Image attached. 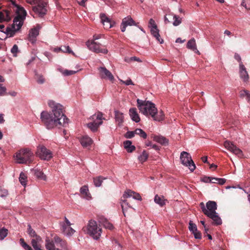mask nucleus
Returning a JSON list of instances; mask_svg holds the SVG:
<instances>
[{
	"instance_id": "obj_63",
	"label": "nucleus",
	"mask_w": 250,
	"mask_h": 250,
	"mask_svg": "<svg viewBox=\"0 0 250 250\" xmlns=\"http://www.w3.org/2000/svg\"><path fill=\"white\" fill-rule=\"evenodd\" d=\"M160 35L158 32V30H157V42H159L160 43H163L164 42V41L163 39H160Z\"/></svg>"
},
{
	"instance_id": "obj_47",
	"label": "nucleus",
	"mask_w": 250,
	"mask_h": 250,
	"mask_svg": "<svg viewBox=\"0 0 250 250\" xmlns=\"http://www.w3.org/2000/svg\"><path fill=\"white\" fill-rule=\"evenodd\" d=\"M158 113V112H157V114ZM159 115L157 114V122H162L164 120V119H165V115L164 114V112L162 111V110L161 109L160 111H159Z\"/></svg>"
},
{
	"instance_id": "obj_52",
	"label": "nucleus",
	"mask_w": 250,
	"mask_h": 250,
	"mask_svg": "<svg viewBox=\"0 0 250 250\" xmlns=\"http://www.w3.org/2000/svg\"><path fill=\"white\" fill-rule=\"evenodd\" d=\"M193 233L194 237L197 239H201L202 238V235L200 231L197 230V231L192 232Z\"/></svg>"
},
{
	"instance_id": "obj_64",
	"label": "nucleus",
	"mask_w": 250,
	"mask_h": 250,
	"mask_svg": "<svg viewBox=\"0 0 250 250\" xmlns=\"http://www.w3.org/2000/svg\"><path fill=\"white\" fill-rule=\"evenodd\" d=\"M241 5L245 7L246 9H250V6L249 7H248L247 6V4H246V0H243V1H242V3H241Z\"/></svg>"
},
{
	"instance_id": "obj_24",
	"label": "nucleus",
	"mask_w": 250,
	"mask_h": 250,
	"mask_svg": "<svg viewBox=\"0 0 250 250\" xmlns=\"http://www.w3.org/2000/svg\"><path fill=\"white\" fill-rule=\"evenodd\" d=\"M129 115L131 119L136 123H138L140 121V117L137 113L136 108H131L129 109Z\"/></svg>"
},
{
	"instance_id": "obj_53",
	"label": "nucleus",
	"mask_w": 250,
	"mask_h": 250,
	"mask_svg": "<svg viewBox=\"0 0 250 250\" xmlns=\"http://www.w3.org/2000/svg\"><path fill=\"white\" fill-rule=\"evenodd\" d=\"M200 207L202 209V211L203 213L206 215V214L207 213V208L205 207V204L203 202H201L200 204Z\"/></svg>"
},
{
	"instance_id": "obj_4",
	"label": "nucleus",
	"mask_w": 250,
	"mask_h": 250,
	"mask_svg": "<svg viewBox=\"0 0 250 250\" xmlns=\"http://www.w3.org/2000/svg\"><path fill=\"white\" fill-rule=\"evenodd\" d=\"M15 159L19 164H29L34 159L33 153L28 148L21 149L16 154Z\"/></svg>"
},
{
	"instance_id": "obj_49",
	"label": "nucleus",
	"mask_w": 250,
	"mask_h": 250,
	"mask_svg": "<svg viewBox=\"0 0 250 250\" xmlns=\"http://www.w3.org/2000/svg\"><path fill=\"white\" fill-rule=\"evenodd\" d=\"M62 74L64 76H69L75 74L77 72V71L65 69L64 71H62Z\"/></svg>"
},
{
	"instance_id": "obj_21",
	"label": "nucleus",
	"mask_w": 250,
	"mask_h": 250,
	"mask_svg": "<svg viewBox=\"0 0 250 250\" xmlns=\"http://www.w3.org/2000/svg\"><path fill=\"white\" fill-rule=\"evenodd\" d=\"M134 21L131 17H127L126 18H124L122 22L121 25V31L124 32L125 31V29L126 26L128 25H132L134 24Z\"/></svg>"
},
{
	"instance_id": "obj_51",
	"label": "nucleus",
	"mask_w": 250,
	"mask_h": 250,
	"mask_svg": "<svg viewBox=\"0 0 250 250\" xmlns=\"http://www.w3.org/2000/svg\"><path fill=\"white\" fill-rule=\"evenodd\" d=\"M11 52L13 54L14 56H16V54L18 52V46L16 44H14L11 48Z\"/></svg>"
},
{
	"instance_id": "obj_38",
	"label": "nucleus",
	"mask_w": 250,
	"mask_h": 250,
	"mask_svg": "<svg viewBox=\"0 0 250 250\" xmlns=\"http://www.w3.org/2000/svg\"><path fill=\"white\" fill-rule=\"evenodd\" d=\"M35 78L39 84H43L45 81L44 76L41 74L36 73Z\"/></svg>"
},
{
	"instance_id": "obj_40",
	"label": "nucleus",
	"mask_w": 250,
	"mask_h": 250,
	"mask_svg": "<svg viewBox=\"0 0 250 250\" xmlns=\"http://www.w3.org/2000/svg\"><path fill=\"white\" fill-rule=\"evenodd\" d=\"M104 178L102 176H98L93 178L94 185L97 187H99L102 185Z\"/></svg>"
},
{
	"instance_id": "obj_61",
	"label": "nucleus",
	"mask_w": 250,
	"mask_h": 250,
	"mask_svg": "<svg viewBox=\"0 0 250 250\" xmlns=\"http://www.w3.org/2000/svg\"><path fill=\"white\" fill-rule=\"evenodd\" d=\"M135 149V147L134 146H132V145L129 146L128 148H127L126 150L128 152H132Z\"/></svg>"
},
{
	"instance_id": "obj_59",
	"label": "nucleus",
	"mask_w": 250,
	"mask_h": 250,
	"mask_svg": "<svg viewBox=\"0 0 250 250\" xmlns=\"http://www.w3.org/2000/svg\"><path fill=\"white\" fill-rule=\"evenodd\" d=\"M125 148L126 149L128 148L132 144V142L130 141H125L124 143Z\"/></svg>"
},
{
	"instance_id": "obj_15",
	"label": "nucleus",
	"mask_w": 250,
	"mask_h": 250,
	"mask_svg": "<svg viewBox=\"0 0 250 250\" xmlns=\"http://www.w3.org/2000/svg\"><path fill=\"white\" fill-rule=\"evenodd\" d=\"M41 28L40 25H37L36 27L31 29L29 31L28 38L29 41L31 43H33L36 41V38L39 34V30Z\"/></svg>"
},
{
	"instance_id": "obj_31",
	"label": "nucleus",
	"mask_w": 250,
	"mask_h": 250,
	"mask_svg": "<svg viewBox=\"0 0 250 250\" xmlns=\"http://www.w3.org/2000/svg\"><path fill=\"white\" fill-rule=\"evenodd\" d=\"M115 118L116 122L118 123L119 125H120L124 121L123 114L119 111H115Z\"/></svg>"
},
{
	"instance_id": "obj_2",
	"label": "nucleus",
	"mask_w": 250,
	"mask_h": 250,
	"mask_svg": "<svg viewBox=\"0 0 250 250\" xmlns=\"http://www.w3.org/2000/svg\"><path fill=\"white\" fill-rule=\"evenodd\" d=\"M7 5L9 8L13 9L17 16L14 19L13 23L7 27L3 32L7 36L12 37L22 26L27 13L24 8L19 5V0H8Z\"/></svg>"
},
{
	"instance_id": "obj_27",
	"label": "nucleus",
	"mask_w": 250,
	"mask_h": 250,
	"mask_svg": "<svg viewBox=\"0 0 250 250\" xmlns=\"http://www.w3.org/2000/svg\"><path fill=\"white\" fill-rule=\"evenodd\" d=\"M148 27L150 28L151 34L156 38V24L155 21L152 19H151L149 21Z\"/></svg>"
},
{
	"instance_id": "obj_28",
	"label": "nucleus",
	"mask_w": 250,
	"mask_h": 250,
	"mask_svg": "<svg viewBox=\"0 0 250 250\" xmlns=\"http://www.w3.org/2000/svg\"><path fill=\"white\" fill-rule=\"evenodd\" d=\"M209 218L211 219L213 221V224L215 225H220L222 224V220L220 217L218 215L217 213L216 212L215 214H210L208 216Z\"/></svg>"
},
{
	"instance_id": "obj_29",
	"label": "nucleus",
	"mask_w": 250,
	"mask_h": 250,
	"mask_svg": "<svg viewBox=\"0 0 250 250\" xmlns=\"http://www.w3.org/2000/svg\"><path fill=\"white\" fill-rule=\"evenodd\" d=\"M157 144H159L163 146H168L169 140L166 137L159 135H157Z\"/></svg>"
},
{
	"instance_id": "obj_32",
	"label": "nucleus",
	"mask_w": 250,
	"mask_h": 250,
	"mask_svg": "<svg viewBox=\"0 0 250 250\" xmlns=\"http://www.w3.org/2000/svg\"><path fill=\"white\" fill-rule=\"evenodd\" d=\"M54 244H60V246L63 248L66 247V243L65 241L63 240L58 236H55L53 238Z\"/></svg>"
},
{
	"instance_id": "obj_23",
	"label": "nucleus",
	"mask_w": 250,
	"mask_h": 250,
	"mask_svg": "<svg viewBox=\"0 0 250 250\" xmlns=\"http://www.w3.org/2000/svg\"><path fill=\"white\" fill-rule=\"evenodd\" d=\"M31 244L33 248L37 246L42 245V244L43 243V240L42 239V237L39 235H37L36 236L33 237V238H31Z\"/></svg>"
},
{
	"instance_id": "obj_62",
	"label": "nucleus",
	"mask_w": 250,
	"mask_h": 250,
	"mask_svg": "<svg viewBox=\"0 0 250 250\" xmlns=\"http://www.w3.org/2000/svg\"><path fill=\"white\" fill-rule=\"evenodd\" d=\"M146 145L147 146H152V148H154V149H156V145L155 144H152V143L150 141H148L146 143Z\"/></svg>"
},
{
	"instance_id": "obj_13",
	"label": "nucleus",
	"mask_w": 250,
	"mask_h": 250,
	"mask_svg": "<svg viewBox=\"0 0 250 250\" xmlns=\"http://www.w3.org/2000/svg\"><path fill=\"white\" fill-rule=\"evenodd\" d=\"M131 202V199L128 198H124L123 196H122L120 203L121 204L123 212L125 216H126V214L128 213V210L129 209H133L132 206L130 205Z\"/></svg>"
},
{
	"instance_id": "obj_34",
	"label": "nucleus",
	"mask_w": 250,
	"mask_h": 250,
	"mask_svg": "<svg viewBox=\"0 0 250 250\" xmlns=\"http://www.w3.org/2000/svg\"><path fill=\"white\" fill-rule=\"evenodd\" d=\"M168 203L167 200L164 196H158L157 195V204L160 207H164Z\"/></svg>"
},
{
	"instance_id": "obj_16",
	"label": "nucleus",
	"mask_w": 250,
	"mask_h": 250,
	"mask_svg": "<svg viewBox=\"0 0 250 250\" xmlns=\"http://www.w3.org/2000/svg\"><path fill=\"white\" fill-rule=\"evenodd\" d=\"M239 75L240 77L244 82L247 83L249 82V76L243 63L239 64Z\"/></svg>"
},
{
	"instance_id": "obj_43",
	"label": "nucleus",
	"mask_w": 250,
	"mask_h": 250,
	"mask_svg": "<svg viewBox=\"0 0 250 250\" xmlns=\"http://www.w3.org/2000/svg\"><path fill=\"white\" fill-rule=\"evenodd\" d=\"M20 244L21 246L25 250H33L32 248L28 245L25 242L24 239L23 238H21L20 240Z\"/></svg>"
},
{
	"instance_id": "obj_57",
	"label": "nucleus",
	"mask_w": 250,
	"mask_h": 250,
	"mask_svg": "<svg viewBox=\"0 0 250 250\" xmlns=\"http://www.w3.org/2000/svg\"><path fill=\"white\" fill-rule=\"evenodd\" d=\"M120 81L123 83H125L126 85H129L130 84L134 85V83H133L132 80L130 79H129L125 81H123L121 80Z\"/></svg>"
},
{
	"instance_id": "obj_44",
	"label": "nucleus",
	"mask_w": 250,
	"mask_h": 250,
	"mask_svg": "<svg viewBox=\"0 0 250 250\" xmlns=\"http://www.w3.org/2000/svg\"><path fill=\"white\" fill-rule=\"evenodd\" d=\"M148 158V154L146 151L144 150L142 154L138 157V159L141 163L145 162Z\"/></svg>"
},
{
	"instance_id": "obj_14",
	"label": "nucleus",
	"mask_w": 250,
	"mask_h": 250,
	"mask_svg": "<svg viewBox=\"0 0 250 250\" xmlns=\"http://www.w3.org/2000/svg\"><path fill=\"white\" fill-rule=\"evenodd\" d=\"M100 75L102 79L108 80L111 82H113L114 77L112 73L107 70L105 67H101L99 68Z\"/></svg>"
},
{
	"instance_id": "obj_19",
	"label": "nucleus",
	"mask_w": 250,
	"mask_h": 250,
	"mask_svg": "<svg viewBox=\"0 0 250 250\" xmlns=\"http://www.w3.org/2000/svg\"><path fill=\"white\" fill-rule=\"evenodd\" d=\"M79 140L82 146L84 148H89L93 143L92 139L87 135L82 136L80 138Z\"/></svg>"
},
{
	"instance_id": "obj_6",
	"label": "nucleus",
	"mask_w": 250,
	"mask_h": 250,
	"mask_svg": "<svg viewBox=\"0 0 250 250\" xmlns=\"http://www.w3.org/2000/svg\"><path fill=\"white\" fill-rule=\"evenodd\" d=\"M102 116L103 114L100 112L97 114L93 115L89 118V120L91 121L87 124V126L93 132L96 131L103 123Z\"/></svg>"
},
{
	"instance_id": "obj_42",
	"label": "nucleus",
	"mask_w": 250,
	"mask_h": 250,
	"mask_svg": "<svg viewBox=\"0 0 250 250\" xmlns=\"http://www.w3.org/2000/svg\"><path fill=\"white\" fill-rule=\"evenodd\" d=\"M135 134L140 135L144 139H146L147 137L146 133L142 129L137 128L135 130Z\"/></svg>"
},
{
	"instance_id": "obj_35",
	"label": "nucleus",
	"mask_w": 250,
	"mask_h": 250,
	"mask_svg": "<svg viewBox=\"0 0 250 250\" xmlns=\"http://www.w3.org/2000/svg\"><path fill=\"white\" fill-rule=\"evenodd\" d=\"M240 97L242 98L246 97L248 102L250 104V93L248 90L244 89L240 91Z\"/></svg>"
},
{
	"instance_id": "obj_17",
	"label": "nucleus",
	"mask_w": 250,
	"mask_h": 250,
	"mask_svg": "<svg viewBox=\"0 0 250 250\" xmlns=\"http://www.w3.org/2000/svg\"><path fill=\"white\" fill-rule=\"evenodd\" d=\"M217 204L215 201H209L206 203V208L207 209V213L206 214L207 216H209L210 214H215L217 209Z\"/></svg>"
},
{
	"instance_id": "obj_30",
	"label": "nucleus",
	"mask_w": 250,
	"mask_h": 250,
	"mask_svg": "<svg viewBox=\"0 0 250 250\" xmlns=\"http://www.w3.org/2000/svg\"><path fill=\"white\" fill-rule=\"evenodd\" d=\"M62 230L64 234L68 236L72 235L75 231L72 228L69 226H66L65 225H62Z\"/></svg>"
},
{
	"instance_id": "obj_48",
	"label": "nucleus",
	"mask_w": 250,
	"mask_h": 250,
	"mask_svg": "<svg viewBox=\"0 0 250 250\" xmlns=\"http://www.w3.org/2000/svg\"><path fill=\"white\" fill-rule=\"evenodd\" d=\"M60 49L63 52H67L69 54L72 53L74 54V53L72 52V51L71 50L69 46H64L60 48Z\"/></svg>"
},
{
	"instance_id": "obj_25",
	"label": "nucleus",
	"mask_w": 250,
	"mask_h": 250,
	"mask_svg": "<svg viewBox=\"0 0 250 250\" xmlns=\"http://www.w3.org/2000/svg\"><path fill=\"white\" fill-rule=\"evenodd\" d=\"M167 17H165V20H168L169 19H172L173 21V25L174 26H178L181 23V18H180L179 16H176L175 15H172L171 14L167 15Z\"/></svg>"
},
{
	"instance_id": "obj_5",
	"label": "nucleus",
	"mask_w": 250,
	"mask_h": 250,
	"mask_svg": "<svg viewBox=\"0 0 250 250\" xmlns=\"http://www.w3.org/2000/svg\"><path fill=\"white\" fill-rule=\"evenodd\" d=\"M86 229L87 233L94 239L97 240L101 236L102 229L98 227L96 221L90 220Z\"/></svg>"
},
{
	"instance_id": "obj_18",
	"label": "nucleus",
	"mask_w": 250,
	"mask_h": 250,
	"mask_svg": "<svg viewBox=\"0 0 250 250\" xmlns=\"http://www.w3.org/2000/svg\"><path fill=\"white\" fill-rule=\"evenodd\" d=\"M100 18L105 29H109L113 26L114 23L107 17L104 14H101Z\"/></svg>"
},
{
	"instance_id": "obj_3",
	"label": "nucleus",
	"mask_w": 250,
	"mask_h": 250,
	"mask_svg": "<svg viewBox=\"0 0 250 250\" xmlns=\"http://www.w3.org/2000/svg\"><path fill=\"white\" fill-rule=\"evenodd\" d=\"M137 106L140 112L146 116H150L154 120H156V109L155 104L148 101L140 99L137 100Z\"/></svg>"
},
{
	"instance_id": "obj_33",
	"label": "nucleus",
	"mask_w": 250,
	"mask_h": 250,
	"mask_svg": "<svg viewBox=\"0 0 250 250\" xmlns=\"http://www.w3.org/2000/svg\"><path fill=\"white\" fill-rule=\"evenodd\" d=\"M55 244L53 240H51L48 237L45 239V247L47 250H53L55 249Z\"/></svg>"
},
{
	"instance_id": "obj_39",
	"label": "nucleus",
	"mask_w": 250,
	"mask_h": 250,
	"mask_svg": "<svg viewBox=\"0 0 250 250\" xmlns=\"http://www.w3.org/2000/svg\"><path fill=\"white\" fill-rule=\"evenodd\" d=\"M27 179L26 175L23 172H21L19 177V181L22 186H25L26 185Z\"/></svg>"
},
{
	"instance_id": "obj_56",
	"label": "nucleus",
	"mask_w": 250,
	"mask_h": 250,
	"mask_svg": "<svg viewBox=\"0 0 250 250\" xmlns=\"http://www.w3.org/2000/svg\"><path fill=\"white\" fill-rule=\"evenodd\" d=\"M215 181H217V184H218L220 185H224L226 181V180L224 178H218V179H215Z\"/></svg>"
},
{
	"instance_id": "obj_37",
	"label": "nucleus",
	"mask_w": 250,
	"mask_h": 250,
	"mask_svg": "<svg viewBox=\"0 0 250 250\" xmlns=\"http://www.w3.org/2000/svg\"><path fill=\"white\" fill-rule=\"evenodd\" d=\"M80 192L82 196L84 198L89 197V193L88 192V188L87 186H83L80 189Z\"/></svg>"
},
{
	"instance_id": "obj_26",
	"label": "nucleus",
	"mask_w": 250,
	"mask_h": 250,
	"mask_svg": "<svg viewBox=\"0 0 250 250\" xmlns=\"http://www.w3.org/2000/svg\"><path fill=\"white\" fill-rule=\"evenodd\" d=\"M187 47L188 48L192 50L198 54H200L199 51L197 49L195 40L194 38H192L188 41L187 44Z\"/></svg>"
},
{
	"instance_id": "obj_9",
	"label": "nucleus",
	"mask_w": 250,
	"mask_h": 250,
	"mask_svg": "<svg viewBox=\"0 0 250 250\" xmlns=\"http://www.w3.org/2000/svg\"><path fill=\"white\" fill-rule=\"evenodd\" d=\"M37 155L42 159L49 160L52 157L50 150L43 146H39L37 151Z\"/></svg>"
},
{
	"instance_id": "obj_60",
	"label": "nucleus",
	"mask_w": 250,
	"mask_h": 250,
	"mask_svg": "<svg viewBox=\"0 0 250 250\" xmlns=\"http://www.w3.org/2000/svg\"><path fill=\"white\" fill-rule=\"evenodd\" d=\"M234 58L239 62V64L240 63H243L241 62V58L240 56L238 54L235 53V54H234Z\"/></svg>"
},
{
	"instance_id": "obj_36",
	"label": "nucleus",
	"mask_w": 250,
	"mask_h": 250,
	"mask_svg": "<svg viewBox=\"0 0 250 250\" xmlns=\"http://www.w3.org/2000/svg\"><path fill=\"white\" fill-rule=\"evenodd\" d=\"M35 176L38 179H40L43 180H46V176L44 173L40 170L34 169L33 170Z\"/></svg>"
},
{
	"instance_id": "obj_55",
	"label": "nucleus",
	"mask_w": 250,
	"mask_h": 250,
	"mask_svg": "<svg viewBox=\"0 0 250 250\" xmlns=\"http://www.w3.org/2000/svg\"><path fill=\"white\" fill-rule=\"evenodd\" d=\"M211 178L210 177L204 176L202 178L201 181L205 183H210Z\"/></svg>"
},
{
	"instance_id": "obj_1",
	"label": "nucleus",
	"mask_w": 250,
	"mask_h": 250,
	"mask_svg": "<svg viewBox=\"0 0 250 250\" xmlns=\"http://www.w3.org/2000/svg\"><path fill=\"white\" fill-rule=\"evenodd\" d=\"M48 104L52 111L50 113L42 111L41 113V119L43 125L48 129L55 126H65L68 124V119L62 113V105L53 101H49Z\"/></svg>"
},
{
	"instance_id": "obj_12",
	"label": "nucleus",
	"mask_w": 250,
	"mask_h": 250,
	"mask_svg": "<svg viewBox=\"0 0 250 250\" xmlns=\"http://www.w3.org/2000/svg\"><path fill=\"white\" fill-rule=\"evenodd\" d=\"M7 2L6 6H7L8 9L3 10L0 11V22H2L4 21H8L11 20L13 14L11 11L12 8H9L8 6V0H5Z\"/></svg>"
},
{
	"instance_id": "obj_7",
	"label": "nucleus",
	"mask_w": 250,
	"mask_h": 250,
	"mask_svg": "<svg viewBox=\"0 0 250 250\" xmlns=\"http://www.w3.org/2000/svg\"><path fill=\"white\" fill-rule=\"evenodd\" d=\"M180 160L182 164L188 167L191 171L195 169V165L192 161L189 153L186 151H182L180 155Z\"/></svg>"
},
{
	"instance_id": "obj_50",
	"label": "nucleus",
	"mask_w": 250,
	"mask_h": 250,
	"mask_svg": "<svg viewBox=\"0 0 250 250\" xmlns=\"http://www.w3.org/2000/svg\"><path fill=\"white\" fill-rule=\"evenodd\" d=\"M135 134V131H127L125 135V137L126 138L131 139L133 138Z\"/></svg>"
},
{
	"instance_id": "obj_54",
	"label": "nucleus",
	"mask_w": 250,
	"mask_h": 250,
	"mask_svg": "<svg viewBox=\"0 0 250 250\" xmlns=\"http://www.w3.org/2000/svg\"><path fill=\"white\" fill-rule=\"evenodd\" d=\"M6 88L5 87L2 86L0 84V96H3L6 93Z\"/></svg>"
},
{
	"instance_id": "obj_20",
	"label": "nucleus",
	"mask_w": 250,
	"mask_h": 250,
	"mask_svg": "<svg viewBox=\"0 0 250 250\" xmlns=\"http://www.w3.org/2000/svg\"><path fill=\"white\" fill-rule=\"evenodd\" d=\"M131 197H132L133 199H136L139 201L142 200V197L141 195L131 190H127L126 191L125 193L123 194L124 198H128L130 199Z\"/></svg>"
},
{
	"instance_id": "obj_41",
	"label": "nucleus",
	"mask_w": 250,
	"mask_h": 250,
	"mask_svg": "<svg viewBox=\"0 0 250 250\" xmlns=\"http://www.w3.org/2000/svg\"><path fill=\"white\" fill-rule=\"evenodd\" d=\"M27 227V232L31 238L38 235L36 232L31 228L30 224H29Z\"/></svg>"
},
{
	"instance_id": "obj_8",
	"label": "nucleus",
	"mask_w": 250,
	"mask_h": 250,
	"mask_svg": "<svg viewBox=\"0 0 250 250\" xmlns=\"http://www.w3.org/2000/svg\"><path fill=\"white\" fill-rule=\"evenodd\" d=\"M47 5V3L46 2L40 0L37 4L36 6H33L32 10L35 13L37 14L39 17H42L46 14Z\"/></svg>"
},
{
	"instance_id": "obj_46",
	"label": "nucleus",
	"mask_w": 250,
	"mask_h": 250,
	"mask_svg": "<svg viewBox=\"0 0 250 250\" xmlns=\"http://www.w3.org/2000/svg\"><path fill=\"white\" fill-rule=\"evenodd\" d=\"M188 229L190 231L193 232L197 231V228L196 225L194 224L192 221H190L189 222Z\"/></svg>"
},
{
	"instance_id": "obj_22",
	"label": "nucleus",
	"mask_w": 250,
	"mask_h": 250,
	"mask_svg": "<svg viewBox=\"0 0 250 250\" xmlns=\"http://www.w3.org/2000/svg\"><path fill=\"white\" fill-rule=\"evenodd\" d=\"M99 223L103 225L105 229L112 230L114 227L113 225L108 222V221L104 217H101L99 219Z\"/></svg>"
},
{
	"instance_id": "obj_58",
	"label": "nucleus",
	"mask_w": 250,
	"mask_h": 250,
	"mask_svg": "<svg viewBox=\"0 0 250 250\" xmlns=\"http://www.w3.org/2000/svg\"><path fill=\"white\" fill-rule=\"evenodd\" d=\"M40 0H26L27 3L31 5L37 4Z\"/></svg>"
},
{
	"instance_id": "obj_10",
	"label": "nucleus",
	"mask_w": 250,
	"mask_h": 250,
	"mask_svg": "<svg viewBox=\"0 0 250 250\" xmlns=\"http://www.w3.org/2000/svg\"><path fill=\"white\" fill-rule=\"evenodd\" d=\"M224 146L226 148L237 155L238 157H243L244 155L242 151L234 145L231 142L229 141H226L224 143Z\"/></svg>"
},
{
	"instance_id": "obj_11",
	"label": "nucleus",
	"mask_w": 250,
	"mask_h": 250,
	"mask_svg": "<svg viewBox=\"0 0 250 250\" xmlns=\"http://www.w3.org/2000/svg\"><path fill=\"white\" fill-rule=\"evenodd\" d=\"M86 45L90 50L96 53H101L103 54H107L108 52L106 49L102 48L101 44L98 43L94 41H92L90 43L89 42H86Z\"/></svg>"
},
{
	"instance_id": "obj_45",
	"label": "nucleus",
	"mask_w": 250,
	"mask_h": 250,
	"mask_svg": "<svg viewBox=\"0 0 250 250\" xmlns=\"http://www.w3.org/2000/svg\"><path fill=\"white\" fill-rule=\"evenodd\" d=\"M8 230L4 228L0 229V240H3L7 235Z\"/></svg>"
}]
</instances>
